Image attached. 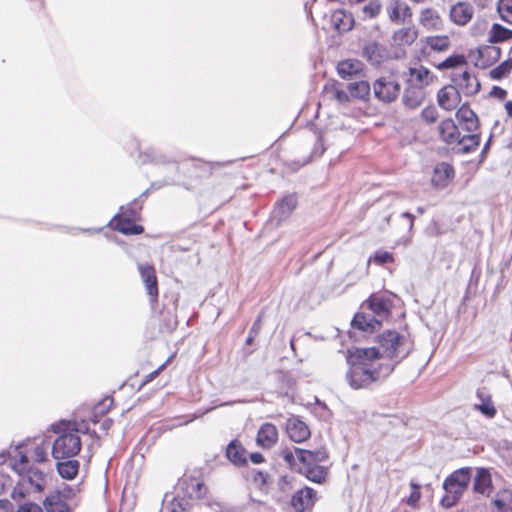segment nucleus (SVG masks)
Wrapping results in <instances>:
<instances>
[{"mask_svg": "<svg viewBox=\"0 0 512 512\" xmlns=\"http://www.w3.org/2000/svg\"><path fill=\"white\" fill-rule=\"evenodd\" d=\"M368 305L375 316L384 317L390 311V301L381 295H371L368 300Z\"/></svg>", "mask_w": 512, "mask_h": 512, "instance_id": "31", "label": "nucleus"}, {"mask_svg": "<svg viewBox=\"0 0 512 512\" xmlns=\"http://www.w3.org/2000/svg\"><path fill=\"white\" fill-rule=\"evenodd\" d=\"M418 37V31L415 26L400 28L393 32L392 42L396 46H410Z\"/></svg>", "mask_w": 512, "mask_h": 512, "instance_id": "28", "label": "nucleus"}, {"mask_svg": "<svg viewBox=\"0 0 512 512\" xmlns=\"http://www.w3.org/2000/svg\"><path fill=\"white\" fill-rule=\"evenodd\" d=\"M112 423H113V421H112L111 419H109V418L105 419V420L102 422V424H101V429H102L103 431L107 432V431L111 428Z\"/></svg>", "mask_w": 512, "mask_h": 512, "instance_id": "57", "label": "nucleus"}, {"mask_svg": "<svg viewBox=\"0 0 512 512\" xmlns=\"http://www.w3.org/2000/svg\"><path fill=\"white\" fill-rule=\"evenodd\" d=\"M362 56L369 62L376 64L380 62V47L377 42H368L363 46Z\"/></svg>", "mask_w": 512, "mask_h": 512, "instance_id": "38", "label": "nucleus"}, {"mask_svg": "<svg viewBox=\"0 0 512 512\" xmlns=\"http://www.w3.org/2000/svg\"><path fill=\"white\" fill-rule=\"evenodd\" d=\"M287 434L296 443L305 441L310 436L308 426L299 419H290L287 423Z\"/></svg>", "mask_w": 512, "mask_h": 512, "instance_id": "24", "label": "nucleus"}, {"mask_svg": "<svg viewBox=\"0 0 512 512\" xmlns=\"http://www.w3.org/2000/svg\"><path fill=\"white\" fill-rule=\"evenodd\" d=\"M453 85L465 96L476 95L481 88L478 78L468 70L455 72L452 76Z\"/></svg>", "mask_w": 512, "mask_h": 512, "instance_id": "9", "label": "nucleus"}, {"mask_svg": "<svg viewBox=\"0 0 512 512\" xmlns=\"http://www.w3.org/2000/svg\"><path fill=\"white\" fill-rule=\"evenodd\" d=\"M410 78L408 79V83L415 87H419L424 89L428 86L433 80V74L429 69L419 66L409 69Z\"/></svg>", "mask_w": 512, "mask_h": 512, "instance_id": "25", "label": "nucleus"}, {"mask_svg": "<svg viewBox=\"0 0 512 512\" xmlns=\"http://www.w3.org/2000/svg\"><path fill=\"white\" fill-rule=\"evenodd\" d=\"M316 492L310 487H304L298 490L291 499V506L297 512H304L314 505Z\"/></svg>", "mask_w": 512, "mask_h": 512, "instance_id": "14", "label": "nucleus"}, {"mask_svg": "<svg viewBox=\"0 0 512 512\" xmlns=\"http://www.w3.org/2000/svg\"><path fill=\"white\" fill-rule=\"evenodd\" d=\"M121 213L116 214L110 222V226L126 235H138L143 232V227L136 225L132 220L137 216L136 210L129 205L128 207H121Z\"/></svg>", "mask_w": 512, "mask_h": 512, "instance_id": "7", "label": "nucleus"}, {"mask_svg": "<svg viewBox=\"0 0 512 512\" xmlns=\"http://www.w3.org/2000/svg\"><path fill=\"white\" fill-rule=\"evenodd\" d=\"M473 15L474 7L468 2H457L451 6L449 11L450 20L458 26L467 25L472 20Z\"/></svg>", "mask_w": 512, "mask_h": 512, "instance_id": "12", "label": "nucleus"}, {"mask_svg": "<svg viewBox=\"0 0 512 512\" xmlns=\"http://www.w3.org/2000/svg\"><path fill=\"white\" fill-rule=\"evenodd\" d=\"M71 490L64 489L63 491H56L44 500V506L47 512H71V508L67 503L70 497Z\"/></svg>", "mask_w": 512, "mask_h": 512, "instance_id": "10", "label": "nucleus"}, {"mask_svg": "<svg viewBox=\"0 0 512 512\" xmlns=\"http://www.w3.org/2000/svg\"><path fill=\"white\" fill-rule=\"evenodd\" d=\"M402 217L407 218L409 220L408 229L409 231H412L414 226V216L409 212L402 213Z\"/></svg>", "mask_w": 512, "mask_h": 512, "instance_id": "56", "label": "nucleus"}, {"mask_svg": "<svg viewBox=\"0 0 512 512\" xmlns=\"http://www.w3.org/2000/svg\"><path fill=\"white\" fill-rule=\"evenodd\" d=\"M227 458L235 465H243L246 463L245 449L237 441L233 440L226 449Z\"/></svg>", "mask_w": 512, "mask_h": 512, "instance_id": "33", "label": "nucleus"}, {"mask_svg": "<svg viewBox=\"0 0 512 512\" xmlns=\"http://www.w3.org/2000/svg\"><path fill=\"white\" fill-rule=\"evenodd\" d=\"M374 261L378 264H385L393 261V255L387 251H377L374 255Z\"/></svg>", "mask_w": 512, "mask_h": 512, "instance_id": "48", "label": "nucleus"}, {"mask_svg": "<svg viewBox=\"0 0 512 512\" xmlns=\"http://www.w3.org/2000/svg\"><path fill=\"white\" fill-rule=\"evenodd\" d=\"M352 328L363 332H373L381 326V320L366 313H357L352 322Z\"/></svg>", "mask_w": 512, "mask_h": 512, "instance_id": "21", "label": "nucleus"}, {"mask_svg": "<svg viewBox=\"0 0 512 512\" xmlns=\"http://www.w3.org/2000/svg\"><path fill=\"white\" fill-rule=\"evenodd\" d=\"M382 11V3L380 0H370L361 7L360 18L362 20L374 19Z\"/></svg>", "mask_w": 512, "mask_h": 512, "instance_id": "37", "label": "nucleus"}, {"mask_svg": "<svg viewBox=\"0 0 512 512\" xmlns=\"http://www.w3.org/2000/svg\"><path fill=\"white\" fill-rule=\"evenodd\" d=\"M441 168L443 169V172L445 174L446 178H450L453 174V169L449 165L442 164Z\"/></svg>", "mask_w": 512, "mask_h": 512, "instance_id": "58", "label": "nucleus"}, {"mask_svg": "<svg viewBox=\"0 0 512 512\" xmlns=\"http://www.w3.org/2000/svg\"><path fill=\"white\" fill-rule=\"evenodd\" d=\"M505 107V110L508 114V116L511 118L512 117V101H507L504 105Z\"/></svg>", "mask_w": 512, "mask_h": 512, "instance_id": "59", "label": "nucleus"}, {"mask_svg": "<svg viewBox=\"0 0 512 512\" xmlns=\"http://www.w3.org/2000/svg\"><path fill=\"white\" fill-rule=\"evenodd\" d=\"M512 71V58H509L490 70L489 75L493 80H501Z\"/></svg>", "mask_w": 512, "mask_h": 512, "instance_id": "41", "label": "nucleus"}, {"mask_svg": "<svg viewBox=\"0 0 512 512\" xmlns=\"http://www.w3.org/2000/svg\"><path fill=\"white\" fill-rule=\"evenodd\" d=\"M165 364H162L157 370L153 371L150 375H149V380H152L154 377H156L160 371L164 368Z\"/></svg>", "mask_w": 512, "mask_h": 512, "instance_id": "60", "label": "nucleus"}, {"mask_svg": "<svg viewBox=\"0 0 512 512\" xmlns=\"http://www.w3.org/2000/svg\"><path fill=\"white\" fill-rule=\"evenodd\" d=\"M297 199L295 195L285 196L281 201L277 203L275 206L272 217L277 220V222H281L288 218L293 210L296 208Z\"/></svg>", "mask_w": 512, "mask_h": 512, "instance_id": "20", "label": "nucleus"}, {"mask_svg": "<svg viewBox=\"0 0 512 512\" xmlns=\"http://www.w3.org/2000/svg\"><path fill=\"white\" fill-rule=\"evenodd\" d=\"M18 512H44L43 509L33 500H28L19 505Z\"/></svg>", "mask_w": 512, "mask_h": 512, "instance_id": "46", "label": "nucleus"}, {"mask_svg": "<svg viewBox=\"0 0 512 512\" xmlns=\"http://www.w3.org/2000/svg\"><path fill=\"white\" fill-rule=\"evenodd\" d=\"M379 354L374 347L348 350L346 380L352 389L368 388L392 373L394 364L379 362Z\"/></svg>", "mask_w": 512, "mask_h": 512, "instance_id": "1", "label": "nucleus"}, {"mask_svg": "<svg viewBox=\"0 0 512 512\" xmlns=\"http://www.w3.org/2000/svg\"><path fill=\"white\" fill-rule=\"evenodd\" d=\"M425 43L432 50L437 52L446 51L450 46V40L448 36H429L426 38Z\"/></svg>", "mask_w": 512, "mask_h": 512, "instance_id": "39", "label": "nucleus"}, {"mask_svg": "<svg viewBox=\"0 0 512 512\" xmlns=\"http://www.w3.org/2000/svg\"><path fill=\"white\" fill-rule=\"evenodd\" d=\"M479 145L480 135L473 132L468 135L460 136L459 141L456 143L457 151L463 154L475 151Z\"/></svg>", "mask_w": 512, "mask_h": 512, "instance_id": "32", "label": "nucleus"}, {"mask_svg": "<svg viewBox=\"0 0 512 512\" xmlns=\"http://www.w3.org/2000/svg\"><path fill=\"white\" fill-rule=\"evenodd\" d=\"M335 97L340 103H345L349 101L348 94L343 90H337L335 92Z\"/></svg>", "mask_w": 512, "mask_h": 512, "instance_id": "52", "label": "nucleus"}, {"mask_svg": "<svg viewBox=\"0 0 512 512\" xmlns=\"http://www.w3.org/2000/svg\"><path fill=\"white\" fill-rule=\"evenodd\" d=\"M419 23L428 31H441L444 28L442 17L433 8H425L420 11Z\"/></svg>", "mask_w": 512, "mask_h": 512, "instance_id": "16", "label": "nucleus"}, {"mask_svg": "<svg viewBox=\"0 0 512 512\" xmlns=\"http://www.w3.org/2000/svg\"><path fill=\"white\" fill-rule=\"evenodd\" d=\"M48 450L49 445L44 442L40 445H37L34 448L33 459L35 462L42 463L48 459Z\"/></svg>", "mask_w": 512, "mask_h": 512, "instance_id": "44", "label": "nucleus"}, {"mask_svg": "<svg viewBox=\"0 0 512 512\" xmlns=\"http://www.w3.org/2000/svg\"><path fill=\"white\" fill-rule=\"evenodd\" d=\"M417 211H418V213L422 214V213H424V208L423 207H418Z\"/></svg>", "mask_w": 512, "mask_h": 512, "instance_id": "64", "label": "nucleus"}, {"mask_svg": "<svg viewBox=\"0 0 512 512\" xmlns=\"http://www.w3.org/2000/svg\"><path fill=\"white\" fill-rule=\"evenodd\" d=\"M363 70V63L356 59H347L337 65V72L343 79L351 78Z\"/></svg>", "mask_w": 512, "mask_h": 512, "instance_id": "30", "label": "nucleus"}, {"mask_svg": "<svg viewBox=\"0 0 512 512\" xmlns=\"http://www.w3.org/2000/svg\"><path fill=\"white\" fill-rule=\"evenodd\" d=\"M400 83L392 77H380L373 83V93L383 103L394 102L400 94Z\"/></svg>", "mask_w": 512, "mask_h": 512, "instance_id": "8", "label": "nucleus"}, {"mask_svg": "<svg viewBox=\"0 0 512 512\" xmlns=\"http://www.w3.org/2000/svg\"><path fill=\"white\" fill-rule=\"evenodd\" d=\"M144 157L145 158L142 160L143 162L151 161L159 164L167 162L165 156L155 155L154 151H151V153H145Z\"/></svg>", "mask_w": 512, "mask_h": 512, "instance_id": "50", "label": "nucleus"}, {"mask_svg": "<svg viewBox=\"0 0 512 512\" xmlns=\"http://www.w3.org/2000/svg\"><path fill=\"white\" fill-rule=\"evenodd\" d=\"M138 270L142 281L145 284L148 295L151 297L152 301H156L158 297V286L154 267L148 264H139Z\"/></svg>", "mask_w": 512, "mask_h": 512, "instance_id": "17", "label": "nucleus"}, {"mask_svg": "<svg viewBox=\"0 0 512 512\" xmlns=\"http://www.w3.org/2000/svg\"><path fill=\"white\" fill-rule=\"evenodd\" d=\"M282 456L290 466H296L297 464L319 465L328 458V453L324 448L310 451L293 447L292 449L285 448L282 451Z\"/></svg>", "mask_w": 512, "mask_h": 512, "instance_id": "6", "label": "nucleus"}, {"mask_svg": "<svg viewBox=\"0 0 512 512\" xmlns=\"http://www.w3.org/2000/svg\"><path fill=\"white\" fill-rule=\"evenodd\" d=\"M196 487H197V497H202V490L204 489V485L202 483H197L196 484Z\"/></svg>", "mask_w": 512, "mask_h": 512, "instance_id": "61", "label": "nucleus"}, {"mask_svg": "<svg viewBox=\"0 0 512 512\" xmlns=\"http://www.w3.org/2000/svg\"><path fill=\"white\" fill-rule=\"evenodd\" d=\"M422 119L431 124L434 123L437 120L438 113L434 107H426L421 112Z\"/></svg>", "mask_w": 512, "mask_h": 512, "instance_id": "45", "label": "nucleus"}, {"mask_svg": "<svg viewBox=\"0 0 512 512\" xmlns=\"http://www.w3.org/2000/svg\"><path fill=\"white\" fill-rule=\"evenodd\" d=\"M498 12L502 20L512 24V0H500Z\"/></svg>", "mask_w": 512, "mask_h": 512, "instance_id": "43", "label": "nucleus"}, {"mask_svg": "<svg viewBox=\"0 0 512 512\" xmlns=\"http://www.w3.org/2000/svg\"><path fill=\"white\" fill-rule=\"evenodd\" d=\"M295 468L298 469V471L303 474L307 479H309L310 481H313L315 483H322L327 474H328V471L326 468H324L323 466H320V465H316V464H312V465H307V464H297L296 466H294Z\"/></svg>", "mask_w": 512, "mask_h": 512, "instance_id": "29", "label": "nucleus"}, {"mask_svg": "<svg viewBox=\"0 0 512 512\" xmlns=\"http://www.w3.org/2000/svg\"><path fill=\"white\" fill-rule=\"evenodd\" d=\"M113 404V399L110 397L105 398L101 403L95 407V413L107 412Z\"/></svg>", "mask_w": 512, "mask_h": 512, "instance_id": "49", "label": "nucleus"}, {"mask_svg": "<svg viewBox=\"0 0 512 512\" xmlns=\"http://www.w3.org/2000/svg\"><path fill=\"white\" fill-rule=\"evenodd\" d=\"M476 397L479 403L475 404V409L486 418H494L497 414V409L492 400L491 393L485 387H482L477 390Z\"/></svg>", "mask_w": 512, "mask_h": 512, "instance_id": "15", "label": "nucleus"}, {"mask_svg": "<svg viewBox=\"0 0 512 512\" xmlns=\"http://www.w3.org/2000/svg\"><path fill=\"white\" fill-rule=\"evenodd\" d=\"M47 475L37 468L30 467L14 487L11 497L14 501L37 500L47 485Z\"/></svg>", "mask_w": 512, "mask_h": 512, "instance_id": "3", "label": "nucleus"}, {"mask_svg": "<svg viewBox=\"0 0 512 512\" xmlns=\"http://www.w3.org/2000/svg\"><path fill=\"white\" fill-rule=\"evenodd\" d=\"M512 503V492L509 490H502L497 494L494 500L495 509L492 512H505L507 506Z\"/></svg>", "mask_w": 512, "mask_h": 512, "instance_id": "40", "label": "nucleus"}, {"mask_svg": "<svg viewBox=\"0 0 512 512\" xmlns=\"http://www.w3.org/2000/svg\"><path fill=\"white\" fill-rule=\"evenodd\" d=\"M485 52H487L489 55H493L494 59H498L500 57V48H498V47H495V46L487 47L485 49Z\"/></svg>", "mask_w": 512, "mask_h": 512, "instance_id": "53", "label": "nucleus"}, {"mask_svg": "<svg viewBox=\"0 0 512 512\" xmlns=\"http://www.w3.org/2000/svg\"><path fill=\"white\" fill-rule=\"evenodd\" d=\"M512 38V30L503 27L500 24H493L489 31L488 40L491 43H499Z\"/></svg>", "mask_w": 512, "mask_h": 512, "instance_id": "36", "label": "nucleus"}, {"mask_svg": "<svg viewBox=\"0 0 512 512\" xmlns=\"http://www.w3.org/2000/svg\"><path fill=\"white\" fill-rule=\"evenodd\" d=\"M330 22L339 33L350 31L354 26L353 15L343 9L335 10L330 16Z\"/></svg>", "mask_w": 512, "mask_h": 512, "instance_id": "19", "label": "nucleus"}, {"mask_svg": "<svg viewBox=\"0 0 512 512\" xmlns=\"http://www.w3.org/2000/svg\"><path fill=\"white\" fill-rule=\"evenodd\" d=\"M425 96L424 89L407 84L402 101L407 108L416 109L423 103Z\"/></svg>", "mask_w": 512, "mask_h": 512, "instance_id": "26", "label": "nucleus"}, {"mask_svg": "<svg viewBox=\"0 0 512 512\" xmlns=\"http://www.w3.org/2000/svg\"><path fill=\"white\" fill-rule=\"evenodd\" d=\"M250 460L254 464H259L264 461L263 455L261 453L255 452L250 454Z\"/></svg>", "mask_w": 512, "mask_h": 512, "instance_id": "54", "label": "nucleus"}, {"mask_svg": "<svg viewBox=\"0 0 512 512\" xmlns=\"http://www.w3.org/2000/svg\"><path fill=\"white\" fill-rule=\"evenodd\" d=\"M59 475L67 480H71L76 477L79 471V462L74 459H67V461L58 460L56 465Z\"/></svg>", "mask_w": 512, "mask_h": 512, "instance_id": "34", "label": "nucleus"}, {"mask_svg": "<svg viewBox=\"0 0 512 512\" xmlns=\"http://www.w3.org/2000/svg\"><path fill=\"white\" fill-rule=\"evenodd\" d=\"M441 139L449 145H456L460 138L458 126L452 119H445L439 125Z\"/></svg>", "mask_w": 512, "mask_h": 512, "instance_id": "27", "label": "nucleus"}, {"mask_svg": "<svg viewBox=\"0 0 512 512\" xmlns=\"http://www.w3.org/2000/svg\"><path fill=\"white\" fill-rule=\"evenodd\" d=\"M81 450V439L76 431L64 432L59 435L52 445V456L56 460L75 457Z\"/></svg>", "mask_w": 512, "mask_h": 512, "instance_id": "5", "label": "nucleus"}, {"mask_svg": "<svg viewBox=\"0 0 512 512\" xmlns=\"http://www.w3.org/2000/svg\"><path fill=\"white\" fill-rule=\"evenodd\" d=\"M379 346L376 348L380 352L379 362H383V358L394 360L386 364H394V367L403 359H405L411 351V343L409 339L394 330H387L378 336Z\"/></svg>", "mask_w": 512, "mask_h": 512, "instance_id": "2", "label": "nucleus"}, {"mask_svg": "<svg viewBox=\"0 0 512 512\" xmlns=\"http://www.w3.org/2000/svg\"><path fill=\"white\" fill-rule=\"evenodd\" d=\"M28 462V458L26 455L20 456V465L26 464Z\"/></svg>", "mask_w": 512, "mask_h": 512, "instance_id": "63", "label": "nucleus"}, {"mask_svg": "<svg viewBox=\"0 0 512 512\" xmlns=\"http://www.w3.org/2000/svg\"><path fill=\"white\" fill-rule=\"evenodd\" d=\"M473 490L482 495H489L492 491L491 474L486 468H477L473 482Z\"/></svg>", "mask_w": 512, "mask_h": 512, "instance_id": "23", "label": "nucleus"}, {"mask_svg": "<svg viewBox=\"0 0 512 512\" xmlns=\"http://www.w3.org/2000/svg\"><path fill=\"white\" fill-rule=\"evenodd\" d=\"M255 336H256V335H254V334H253V333H251V331H250V332H249V335H248V337H247V339H246V344H248V345L252 344L253 339H254V337H255Z\"/></svg>", "mask_w": 512, "mask_h": 512, "instance_id": "62", "label": "nucleus"}, {"mask_svg": "<svg viewBox=\"0 0 512 512\" xmlns=\"http://www.w3.org/2000/svg\"><path fill=\"white\" fill-rule=\"evenodd\" d=\"M456 118L462 125V128L469 133L475 132L479 127V120L476 113L466 104L458 109Z\"/></svg>", "mask_w": 512, "mask_h": 512, "instance_id": "18", "label": "nucleus"}, {"mask_svg": "<svg viewBox=\"0 0 512 512\" xmlns=\"http://www.w3.org/2000/svg\"><path fill=\"white\" fill-rule=\"evenodd\" d=\"M437 101L441 108L451 111L460 104L461 94L453 84L446 85L438 91Z\"/></svg>", "mask_w": 512, "mask_h": 512, "instance_id": "13", "label": "nucleus"}, {"mask_svg": "<svg viewBox=\"0 0 512 512\" xmlns=\"http://www.w3.org/2000/svg\"><path fill=\"white\" fill-rule=\"evenodd\" d=\"M386 12L389 20L395 24L404 23L412 17L411 8L403 0H390L386 6Z\"/></svg>", "mask_w": 512, "mask_h": 512, "instance_id": "11", "label": "nucleus"}, {"mask_svg": "<svg viewBox=\"0 0 512 512\" xmlns=\"http://www.w3.org/2000/svg\"><path fill=\"white\" fill-rule=\"evenodd\" d=\"M348 91L352 97L366 100L370 95L371 87L367 81H356L348 85Z\"/></svg>", "mask_w": 512, "mask_h": 512, "instance_id": "35", "label": "nucleus"}, {"mask_svg": "<svg viewBox=\"0 0 512 512\" xmlns=\"http://www.w3.org/2000/svg\"><path fill=\"white\" fill-rule=\"evenodd\" d=\"M490 95L499 99H504L507 96V91L499 86H494Z\"/></svg>", "mask_w": 512, "mask_h": 512, "instance_id": "51", "label": "nucleus"}, {"mask_svg": "<svg viewBox=\"0 0 512 512\" xmlns=\"http://www.w3.org/2000/svg\"><path fill=\"white\" fill-rule=\"evenodd\" d=\"M472 468L463 467L452 472L443 482L444 495L440 504L444 508L455 506L467 490L472 478Z\"/></svg>", "mask_w": 512, "mask_h": 512, "instance_id": "4", "label": "nucleus"}, {"mask_svg": "<svg viewBox=\"0 0 512 512\" xmlns=\"http://www.w3.org/2000/svg\"><path fill=\"white\" fill-rule=\"evenodd\" d=\"M466 63V58L464 55L461 54H455L451 55L448 58H446L444 61H442L438 65V69L444 70V69H451L458 67L460 65H463Z\"/></svg>", "mask_w": 512, "mask_h": 512, "instance_id": "42", "label": "nucleus"}, {"mask_svg": "<svg viewBox=\"0 0 512 512\" xmlns=\"http://www.w3.org/2000/svg\"><path fill=\"white\" fill-rule=\"evenodd\" d=\"M278 439V431L275 425L264 423L257 433V443L265 449L271 448Z\"/></svg>", "mask_w": 512, "mask_h": 512, "instance_id": "22", "label": "nucleus"}, {"mask_svg": "<svg viewBox=\"0 0 512 512\" xmlns=\"http://www.w3.org/2000/svg\"><path fill=\"white\" fill-rule=\"evenodd\" d=\"M411 487L413 488V491L411 495L407 498V504L410 506H415L417 502L420 500V486L415 484L414 482H411Z\"/></svg>", "mask_w": 512, "mask_h": 512, "instance_id": "47", "label": "nucleus"}, {"mask_svg": "<svg viewBox=\"0 0 512 512\" xmlns=\"http://www.w3.org/2000/svg\"><path fill=\"white\" fill-rule=\"evenodd\" d=\"M261 319H260V316H258V318L256 319V321L253 323L250 331L251 333H253L254 335H257L260 331V328H261Z\"/></svg>", "mask_w": 512, "mask_h": 512, "instance_id": "55", "label": "nucleus"}]
</instances>
